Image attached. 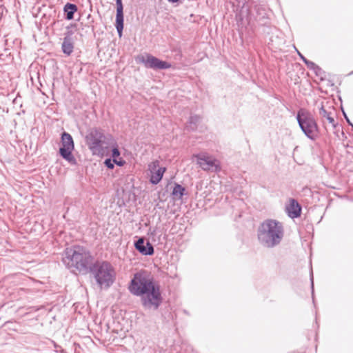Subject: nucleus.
<instances>
[{
    "label": "nucleus",
    "instance_id": "1",
    "mask_svg": "<svg viewBox=\"0 0 353 353\" xmlns=\"http://www.w3.org/2000/svg\"><path fill=\"white\" fill-rule=\"evenodd\" d=\"M128 290L133 295L141 297V304L145 309L157 310L162 303L159 285L146 272L134 274Z\"/></svg>",
    "mask_w": 353,
    "mask_h": 353
},
{
    "label": "nucleus",
    "instance_id": "2",
    "mask_svg": "<svg viewBox=\"0 0 353 353\" xmlns=\"http://www.w3.org/2000/svg\"><path fill=\"white\" fill-rule=\"evenodd\" d=\"M284 236L283 224L275 219H266L259 226L257 239L265 248H273L279 245Z\"/></svg>",
    "mask_w": 353,
    "mask_h": 353
},
{
    "label": "nucleus",
    "instance_id": "3",
    "mask_svg": "<svg viewBox=\"0 0 353 353\" xmlns=\"http://www.w3.org/2000/svg\"><path fill=\"white\" fill-rule=\"evenodd\" d=\"M62 260L68 268H74L79 272L85 274L91 270L93 258L85 248L74 246L65 250Z\"/></svg>",
    "mask_w": 353,
    "mask_h": 353
},
{
    "label": "nucleus",
    "instance_id": "4",
    "mask_svg": "<svg viewBox=\"0 0 353 353\" xmlns=\"http://www.w3.org/2000/svg\"><path fill=\"white\" fill-rule=\"evenodd\" d=\"M93 272L97 283L101 288H108L114 281L115 272L111 264L107 261H103L96 263Z\"/></svg>",
    "mask_w": 353,
    "mask_h": 353
},
{
    "label": "nucleus",
    "instance_id": "5",
    "mask_svg": "<svg viewBox=\"0 0 353 353\" xmlns=\"http://www.w3.org/2000/svg\"><path fill=\"white\" fill-rule=\"evenodd\" d=\"M296 119L304 134L310 140H316L319 128L314 117L307 110L301 109L297 113Z\"/></svg>",
    "mask_w": 353,
    "mask_h": 353
},
{
    "label": "nucleus",
    "instance_id": "6",
    "mask_svg": "<svg viewBox=\"0 0 353 353\" xmlns=\"http://www.w3.org/2000/svg\"><path fill=\"white\" fill-rule=\"evenodd\" d=\"M194 157L196 159L197 164L204 171L216 173L221 170L219 161L206 153L196 154Z\"/></svg>",
    "mask_w": 353,
    "mask_h": 353
},
{
    "label": "nucleus",
    "instance_id": "7",
    "mask_svg": "<svg viewBox=\"0 0 353 353\" xmlns=\"http://www.w3.org/2000/svg\"><path fill=\"white\" fill-rule=\"evenodd\" d=\"M86 143L93 154H99L103 151L105 135L97 129H94L86 136Z\"/></svg>",
    "mask_w": 353,
    "mask_h": 353
},
{
    "label": "nucleus",
    "instance_id": "8",
    "mask_svg": "<svg viewBox=\"0 0 353 353\" xmlns=\"http://www.w3.org/2000/svg\"><path fill=\"white\" fill-rule=\"evenodd\" d=\"M74 149V141L72 136L64 132L61 134V147L59 148L60 155L72 164L76 163L75 158L72 154Z\"/></svg>",
    "mask_w": 353,
    "mask_h": 353
},
{
    "label": "nucleus",
    "instance_id": "9",
    "mask_svg": "<svg viewBox=\"0 0 353 353\" xmlns=\"http://www.w3.org/2000/svg\"><path fill=\"white\" fill-rule=\"evenodd\" d=\"M140 61L143 63L146 68L154 70L168 69L171 67V64L168 62L161 61L151 54H147L145 57L142 56L140 58Z\"/></svg>",
    "mask_w": 353,
    "mask_h": 353
},
{
    "label": "nucleus",
    "instance_id": "10",
    "mask_svg": "<svg viewBox=\"0 0 353 353\" xmlns=\"http://www.w3.org/2000/svg\"><path fill=\"white\" fill-rule=\"evenodd\" d=\"M148 171L150 176V182L153 185H157L162 179L166 168L159 167V161L155 160L148 164Z\"/></svg>",
    "mask_w": 353,
    "mask_h": 353
},
{
    "label": "nucleus",
    "instance_id": "11",
    "mask_svg": "<svg viewBox=\"0 0 353 353\" xmlns=\"http://www.w3.org/2000/svg\"><path fill=\"white\" fill-rule=\"evenodd\" d=\"M319 114L324 124L325 121L326 120L333 128L336 127V123L334 119L335 110L333 107L325 105L321 103V107L319 108Z\"/></svg>",
    "mask_w": 353,
    "mask_h": 353
},
{
    "label": "nucleus",
    "instance_id": "12",
    "mask_svg": "<svg viewBox=\"0 0 353 353\" xmlns=\"http://www.w3.org/2000/svg\"><path fill=\"white\" fill-rule=\"evenodd\" d=\"M72 34L73 32L72 30H68L64 34L61 49L63 52L67 56H70L74 50V41L72 39Z\"/></svg>",
    "mask_w": 353,
    "mask_h": 353
},
{
    "label": "nucleus",
    "instance_id": "13",
    "mask_svg": "<svg viewBox=\"0 0 353 353\" xmlns=\"http://www.w3.org/2000/svg\"><path fill=\"white\" fill-rule=\"evenodd\" d=\"M116 28L119 35L121 37L123 29V7L122 0H116Z\"/></svg>",
    "mask_w": 353,
    "mask_h": 353
},
{
    "label": "nucleus",
    "instance_id": "14",
    "mask_svg": "<svg viewBox=\"0 0 353 353\" xmlns=\"http://www.w3.org/2000/svg\"><path fill=\"white\" fill-rule=\"evenodd\" d=\"M285 211L289 217L298 218L301 216V207L295 199H291L285 206Z\"/></svg>",
    "mask_w": 353,
    "mask_h": 353
},
{
    "label": "nucleus",
    "instance_id": "15",
    "mask_svg": "<svg viewBox=\"0 0 353 353\" xmlns=\"http://www.w3.org/2000/svg\"><path fill=\"white\" fill-rule=\"evenodd\" d=\"M135 248L143 255H152L154 254V248L150 242H147L146 245L144 244L143 238L139 239L134 243Z\"/></svg>",
    "mask_w": 353,
    "mask_h": 353
},
{
    "label": "nucleus",
    "instance_id": "16",
    "mask_svg": "<svg viewBox=\"0 0 353 353\" xmlns=\"http://www.w3.org/2000/svg\"><path fill=\"white\" fill-rule=\"evenodd\" d=\"M63 10L66 14V19L71 20L74 18V14L77 10V7L75 4L68 3L65 5Z\"/></svg>",
    "mask_w": 353,
    "mask_h": 353
},
{
    "label": "nucleus",
    "instance_id": "17",
    "mask_svg": "<svg viewBox=\"0 0 353 353\" xmlns=\"http://www.w3.org/2000/svg\"><path fill=\"white\" fill-rule=\"evenodd\" d=\"M201 121V117L198 115L191 116L189 119V121L186 125L188 130H195L197 128L198 124Z\"/></svg>",
    "mask_w": 353,
    "mask_h": 353
},
{
    "label": "nucleus",
    "instance_id": "18",
    "mask_svg": "<svg viewBox=\"0 0 353 353\" xmlns=\"http://www.w3.org/2000/svg\"><path fill=\"white\" fill-rule=\"evenodd\" d=\"M185 188L179 184L176 183L172 190V195L176 197L178 199H181L185 194Z\"/></svg>",
    "mask_w": 353,
    "mask_h": 353
},
{
    "label": "nucleus",
    "instance_id": "19",
    "mask_svg": "<svg viewBox=\"0 0 353 353\" xmlns=\"http://www.w3.org/2000/svg\"><path fill=\"white\" fill-rule=\"evenodd\" d=\"M307 67L310 69L313 70L316 75H321V69L314 62L307 60L305 63Z\"/></svg>",
    "mask_w": 353,
    "mask_h": 353
},
{
    "label": "nucleus",
    "instance_id": "20",
    "mask_svg": "<svg viewBox=\"0 0 353 353\" xmlns=\"http://www.w3.org/2000/svg\"><path fill=\"white\" fill-rule=\"evenodd\" d=\"M104 164L107 168L110 169H113L114 167L113 160H112L111 159H106L104 161Z\"/></svg>",
    "mask_w": 353,
    "mask_h": 353
},
{
    "label": "nucleus",
    "instance_id": "21",
    "mask_svg": "<svg viewBox=\"0 0 353 353\" xmlns=\"http://www.w3.org/2000/svg\"><path fill=\"white\" fill-rule=\"evenodd\" d=\"M120 155V152L117 148H114L112 150V157L114 159H117Z\"/></svg>",
    "mask_w": 353,
    "mask_h": 353
},
{
    "label": "nucleus",
    "instance_id": "22",
    "mask_svg": "<svg viewBox=\"0 0 353 353\" xmlns=\"http://www.w3.org/2000/svg\"><path fill=\"white\" fill-rule=\"evenodd\" d=\"M113 162L114 164H117L119 166H123L125 163V161L121 159H114Z\"/></svg>",
    "mask_w": 353,
    "mask_h": 353
},
{
    "label": "nucleus",
    "instance_id": "23",
    "mask_svg": "<svg viewBox=\"0 0 353 353\" xmlns=\"http://www.w3.org/2000/svg\"><path fill=\"white\" fill-rule=\"evenodd\" d=\"M310 280H311L312 299H314V282H313V274H312V272H311V274H310Z\"/></svg>",
    "mask_w": 353,
    "mask_h": 353
},
{
    "label": "nucleus",
    "instance_id": "24",
    "mask_svg": "<svg viewBox=\"0 0 353 353\" xmlns=\"http://www.w3.org/2000/svg\"><path fill=\"white\" fill-rule=\"evenodd\" d=\"M298 54L299 55L301 60L305 63L307 61V59L297 50Z\"/></svg>",
    "mask_w": 353,
    "mask_h": 353
},
{
    "label": "nucleus",
    "instance_id": "25",
    "mask_svg": "<svg viewBox=\"0 0 353 353\" xmlns=\"http://www.w3.org/2000/svg\"><path fill=\"white\" fill-rule=\"evenodd\" d=\"M169 2L170 3H176L178 2L179 0H168Z\"/></svg>",
    "mask_w": 353,
    "mask_h": 353
},
{
    "label": "nucleus",
    "instance_id": "26",
    "mask_svg": "<svg viewBox=\"0 0 353 353\" xmlns=\"http://www.w3.org/2000/svg\"><path fill=\"white\" fill-rule=\"evenodd\" d=\"M347 121L350 123L349 119L346 117Z\"/></svg>",
    "mask_w": 353,
    "mask_h": 353
}]
</instances>
